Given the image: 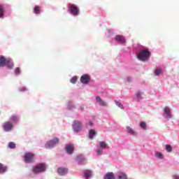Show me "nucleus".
I'll return each instance as SVG.
<instances>
[{
    "mask_svg": "<svg viewBox=\"0 0 179 179\" xmlns=\"http://www.w3.org/2000/svg\"><path fill=\"white\" fill-rule=\"evenodd\" d=\"M151 53L149 51V49L145 48L140 50L138 54L137 55V58L139 61H143V62H146L149 61V58L150 57Z\"/></svg>",
    "mask_w": 179,
    "mask_h": 179,
    "instance_id": "obj_1",
    "label": "nucleus"
},
{
    "mask_svg": "<svg viewBox=\"0 0 179 179\" xmlns=\"http://www.w3.org/2000/svg\"><path fill=\"white\" fill-rule=\"evenodd\" d=\"M45 170V165L44 164H38L33 168L32 171L34 173V174H38L44 172Z\"/></svg>",
    "mask_w": 179,
    "mask_h": 179,
    "instance_id": "obj_2",
    "label": "nucleus"
},
{
    "mask_svg": "<svg viewBox=\"0 0 179 179\" xmlns=\"http://www.w3.org/2000/svg\"><path fill=\"white\" fill-rule=\"evenodd\" d=\"M24 162H25V163H33V162H34V154L32 152L25 153Z\"/></svg>",
    "mask_w": 179,
    "mask_h": 179,
    "instance_id": "obj_3",
    "label": "nucleus"
},
{
    "mask_svg": "<svg viewBox=\"0 0 179 179\" xmlns=\"http://www.w3.org/2000/svg\"><path fill=\"white\" fill-rule=\"evenodd\" d=\"M69 9L71 10L73 16H78L79 15V8L76 5L69 3Z\"/></svg>",
    "mask_w": 179,
    "mask_h": 179,
    "instance_id": "obj_4",
    "label": "nucleus"
},
{
    "mask_svg": "<svg viewBox=\"0 0 179 179\" xmlns=\"http://www.w3.org/2000/svg\"><path fill=\"white\" fill-rule=\"evenodd\" d=\"M58 143H59V138H55L53 140L48 141L45 145V148H46L47 149H50L51 148H54V146H55V145H58Z\"/></svg>",
    "mask_w": 179,
    "mask_h": 179,
    "instance_id": "obj_5",
    "label": "nucleus"
},
{
    "mask_svg": "<svg viewBox=\"0 0 179 179\" xmlns=\"http://www.w3.org/2000/svg\"><path fill=\"white\" fill-rule=\"evenodd\" d=\"M3 129L6 132H10L13 129V123L10 121H6L3 124Z\"/></svg>",
    "mask_w": 179,
    "mask_h": 179,
    "instance_id": "obj_6",
    "label": "nucleus"
},
{
    "mask_svg": "<svg viewBox=\"0 0 179 179\" xmlns=\"http://www.w3.org/2000/svg\"><path fill=\"white\" fill-rule=\"evenodd\" d=\"M89 80H90V76L87 74H84L80 78V82L81 83H83V85H87Z\"/></svg>",
    "mask_w": 179,
    "mask_h": 179,
    "instance_id": "obj_7",
    "label": "nucleus"
},
{
    "mask_svg": "<svg viewBox=\"0 0 179 179\" xmlns=\"http://www.w3.org/2000/svg\"><path fill=\"white\" fill-rule=\"evenodd\" d=\"M73 128L76 132H78V131H80L82 129V123L79 121H74L73 124Z\"/></svg>",
    "mask_w": 179,
    "mask_h": 179,
    "instance_id": "obj_8",
    "label": "nucleus"
},
{
    "mask_svg": "<svg viewBox=\"0 0 179 179\" xmlns=\"http://www.w3.org/2000/svg\"><path fill=\"white\" fill-rule=\"evenodd\" d=\"M115 40L118 43H120V44H125V43H127V40H125V38L121 35H117L115 36Z\"/></svg>",
    "mask_w": 179,
    "mask_h": 179,
    "instance_id": "obj_9",
    "label": "nucleus"
},
{
    "mask_svg": "<svg viewBox=\"0 0 179 179\" xmlns=\"http://www.w3.org/2000/svg\"><path fill=\"white\" fill-rule=\"evenodd\" d=\"M9 62H10V59H6L3 56H0V66H5V65L9 64Z\"/></svg>",
    "mask_w": 179,
    "mask_h": 179,
    "instance_id": "obj_10",
    "label": "nucleus"
},
{
    "mask_svg": "<svg viewBox=\"0 0 179 179\" xmlns=\"http://www.w3.org/2000/svg\"><path fill=\"white\" fill-rule=\"evenodd\" d=\"M57 173L60 176H65L68 173V169L60 167L57 169Z\"/></svg>",
    "mask_w": 179,
    "mask_h": 179,
    "instance_id": "obj_11",
    "label": "nucleus"
},
{
    "mask_svg": "<svg viewBox=\"0 0 179 179\" xmlns=\"http://www.w3.org/2000/svg\"><path fill=\"white\" fill-rule=\"evenodd\" d=\"M96 102L99 103V106L104 107L107 106V103L106 101H103L100 96H96Z\"/></svg>",
    "mask_w": 179,
    "mask_h": 179,
    "instance_id": "obj_12",
    "label": "nucleus"
},
{
    "mask_svg": "<svg viewBox=\"0 0 179 179\" xmlns=\"http://www.w3.org/2000/svg\"><path fill=\"white\" fill-rule=\"evenodd\" d=\"M73 145H67L66 146V151L69 155H72L73 153Z\"/></svg>",
    "mask_w": 179,
    "mask_h": 179,
    "instance_id": "obj_13",
    "label": "nucleus"
},
{
    "mask_svg": "<svg viewBox=\"0 0 179 179\" xmlns=\"http://www.w3.org/2000/svg\"><path fill=\"white\" fill-rule=\"evenodd\" d=\"M6 170H8V167L0 163V174H3V173L6 172Z\"/></svg>",
    "mask_w": 179,
    "mask_h": 179,
    "instance_id": "obj_14",
    "label": "nucleus"
},
{
    "mask_svg": "<svg viewBox=\"0 0 179 179\" xmlns=\"http://www.w3.org/2000/svg\"><path fill=\"white\" fill-rule=\"evenodd\" d=\"M164 111L165 114L167 115V118H171V115H170L171 111L170 110V108L169 107H165L164 109Z\"/></svg>",
    "mask_w": 179,
    "mask_h": 179,
    "instance_id": "obj_15",
    "label": "nucleus"
},
{
    "mask_svg": "<svg viewBox=\"0 0 179 179\" xmlns=\"http://www.w3.org/2000/svg\"><path fill=\"white\" fill-rule=\"evenodd\" d=\"M114 178H115L114 173L113 172L106 173V175L104 177V179H114Z\"/></svg>",
    "mask_w": 179,
    "mask_h": 179,
    "instance_id": "obj_16",
    "label": "nucleus"
},
{
    "mask_svg": "<svg viewBox=\"0 0 179 179\" xmlns=\"http://www.w3.org/2000/svg\"><path fill=\"white\" fill-rule=\"evenodd\" d=\"M10 121H12V122L16 123L17 122L19 121V116L17 115H12L10 118Z\"/></svg>",
    "mask_w": 179,
    "mask_h": 179,
    "instance_id": "obj_17",
    "label": "nucleus"
},
{
    "mask_svg": "<svg viewBox=\"0 0 179 179\" xmlns=\"http://www.w3.org/2000/svg\"><path fill=\"white\" fill-rule=\"evenodd\" d=\"M77 159L79 163H82L83 164H86V159L82 157V156L77 157Z\"/></svg>",
    "mask_w": 179,
    "mask_h": 179,
    "instance_id": "obj_18",
    "label": "nucleus"
},
{
    "mask_svg": "<svg viewBox=\"0 0 179 179\" xmlns=\"http://www.w3.org/2000/svg\"><path fill=\"white\" fill-rule=\"evenodd\" d=\"M84 176L86 178H89L92 176V171L87 170L84 172Z\"/></svg>",
    "mask_w": 179,
    "mask_h": 179,
    "instance_id": "obj_19",
    "label": "nucleus"
},
{
    "mask_svg": "<svg viewBox=\"0 0 179 179\" xmlns=\"http://www.w3.org/2000/svg\"><path fill=\"white\" fill-rule=\"evenodd\" d=\"M162 73H163V70L160 69H156L155 71V75H156V76H159V75H162Z\"/></svg>",
    "mask_w": 179,
    "mask_h": 179,
    "instance_id": "obj_20",
    "label": "nucleus"
},
{
    "mask_svg": "<svg viewBox=\"0 0 179 179\" xmlns=\"http://www.w3.org/2000/svg\"><path fill=\"white\" fill-rule=\"evenodd\" d=\"M96 135V131L94 129L90 130V135L89 137L90 139H93V136Z\"/></svg>",
    "mask_w": 179,
    "mask_h": 179,
    "instance_id": "obj_21",
    "label": "nucleus"
},
{
    "mask_svg": "<svg viewBox=\"0 0 179 179\" xmlns=\"http://www.w3.org/2000/svg\"><path fill=\"white\" fill-rule=\"evenodd\" d=\"M117 178L119 179H128V178L127 177V174L124 173H120L118 176Z\"/></svg>",
    "mask_w": 179,
    "mask_h": 179,
    "instance_id": "obj_22",
    "label": "nucleus"
},
{
    "mask_svg": "<svg viewBox=\"0 0 179 179\" xmlns=\"http://www.w3.org/2000/svg\"><path fill=\"white\" fill-rule=\"evenodd\" d=\"M100 145V148H102L103 149H106V148H107V143H106L105 141H101L99 143Z\"/></svg>",
    "mask_w": 179,
    "mask_h": 179,
    "instance_id": "obj_23",
    "label": "nucleus"
},
{
    "mask_svg": "<svg viewBox=\"0 0 179 179\" xmlns=\"http://www.w3.org/2000/svg\"><path fill=\"white\" fill-rule=\"evenodd\" d=\"M126 129H127V132H128L129 134H131V135H135V132L134 131V130H133L131 127H127L126 128Z\"/></svg>",
    "mask_w": 179,
    "mask_h": 179,
    "instance_id": "obj_24",
    "label": "nucleus"
},
{
    "mask_svg": "<svg viewBox=\"0 0 179 179\" xmlns=\"http://www.w3.org/2000/svg\"><path fill=\"white\" fill-rule=\"evenodd\" d=\"M165 149L169 152H171V150H173V148H171V145H165Z\"/></svg>",
    "mask_w": 179,
    "mask_h": 179,
    "instance_id": "obj_25",
    "label": "nucleus"
},
{
    "mask_svg": "<svg viewBox=\"0 0 179 179\" xmlns=\"http://www.w3.org/2000/svg\"><path fill=\"white\" fill-rule=\"evenodd\" d=\"M8 148H10V149H15V148H16V144H15L13 142H10L8 144Z\"/></svg>",
    "mask_w": 179,
    "mask_h": 179,
    "instance_id": "obj_26",
    "label": "nucleus"
},
{
    "mask_svg": "<svg viewBox=\"0 0 179 179\" xmlns=\"http://www.w3.org/2000/svg\"><path fill=\"white\" fill-rule=\"evenodd\" d=\"M3 16V6L0 5V17Z\"/></svg>",
    "mask_w": 179,
    "mask_h": 179,
    "instance_id": "obj_27",
    "label": "nucleus"
},
{
    "mask_svg": "<svg viewBox=\"0 0 179 179\" xmlns=\"http://www.w3.org/2000/svg\"><path fill=\"white\" fill-rule=\"evenodd\" d=\"M34 12L36 14H38L40 13V8L38 6H35V8H34Z\"/></svg>",
    "mask_w": 179,
    "mask_h": 179,
    "instance_id": "obj_28",
    "label": "nucleus"
},
{
    "mask_svg": "<svg viewBox=\"0 0 179 179\" xmlns=\"http://www.w3.org/2000/svg\"><path fill=\"white\" fill-rule=\"evenodd\" d=\"M142 96H143V92H138L136 94V98H137L138 99H142Z\"/></svg>",
    "mask_w": 179,
    "mask_h": 179,
    "instance_id": "obj_29",
    "label": "nucleus"
},
{
    "mask_svg": "<svg viewBox=\"0 0 179 179\" xmlns=\"http://www.w3.org/2000/svg\"><path fill=\"white\" fill-rule=\"evenodd\" d=\"M140 127L143 128V129H146V123L145 122H141Z\"/></svg>",
    "mask_w": 179,
    "mask_h": 179,
    "instance_id": "obj_30",
    "label": "nucleus"
},
{
    "mask_svg": "<svg viewBox=\"0 0 179 179\" xmlns=\"http://www.w3.org/2000/svg\"><path fill=\"white\" fill-rule=\"evenodd\" d=\"M77 80H78V78L76 76H74L71 79V83H76Z\"/></svg>",
    "mask_w": 179,
    "mask_h": 179,
    "instance_id": "obj_31",
    "label": "nucleus"
},
{
    "mask_svg": "<svg viewBox=\"0 0 179 179\" xmlns=\"http://www.w3.org/2000/svg\"><path fill=\"white\" fill-rule=\"evenodd\" d=\"M155 155L157 157H158V159H163V154L160 152H156Z\"/></svg>",
    "mask_w": 179,
    "mask_h": 179,
    "instance_id": "obj_32",
    "label": "nucleus"
},
{
    "mask_svg": "<svg viewBox=\"0 0 179 179\" xmlns=\"http://www.w3.org/2000/svg\"><path fill=\"white\" fill-rule=\"evenodd\" d=\"M96 153L98 156H100L103 153V150H101V148H98L96 150Z\"/></svg>",
    "mask_w": 179,
    "mask_h": 179,
    "instance_id": "obj_33",
    "label": "nucleus"
},
{
    "mask_svg": "<svg viewBox=\"0 0 179 179\" xmlns=\"http://www.w3.org/2000/svg\"><path fill=\"white\" fill-rule=\"evenodd\" d=\"M116 105L120 107V108H124V106H122V103L119 102V101H116Z\"/></svg>",
    "mask_w": 179,
    "mask_h": 179,
    "instance_id": "obj_34",
    "label": "nucleus"
},
{
    "mask_svg": "<svg viewBox=\"0 0 179 179\" xmlns=\"http://www.w3.org/2000/svg\"><path fill=\"white\" fill-rule=\"evenodd\" d=\"M15 75H19V73H20V68L15 69Z\"/></svg>",
    "mask_w": 179,
    "mask_h": 179,
    "instance_id": "obj_35",
    "label": "nucleus"
},
{
    "mask_svg": "<svg viewBox=\"0 0 179 179\" xmlns=\"http://www.w3.org/2000/svg\"><path fill=\"white\" fill-rule=\"evenodd\" d=\"M8 68H10V69H12V68H13V63H10V65H8Z\"/></svg>",
    "mask_w": 179,
    "mask_h": 179,
    "instance_id": "obj_36",
    "label": "nucleus"
},
{
    "mask_svg": "<svg viewBox=\"0 0 179 179\" xmlns=\"http://www.w3.org/2000/svg\"><path fill=\"white\" fill-rule=\"evenodd\" d=\"M127 82H131V77H127Z\"/></svg>",
    "mask_w": 179,
    "mask_h": 179,
    "instance_id": "obj_37",
    "label": "nucleus"
},
{
    "mask_svg": "<svg viewBox=\"0 0 179 179\" xmlns=\"http://www.w3.org/2000/svg\"><path fill=\"white\" fill-rule=\"evenodd\" d=\"M174 179H179V176H174Z\"/></svg>",
    "mask_w": 179,
    "mask_h": 179,
    "instance_id": "obj_38",
    "label": "nucleus"
},
{
    "mask_svg": "<svg viewBox=\"0 0 179 179\" xmlns=\"http://www.w3.org/2000/svg\"><path fill=\"white\" fill-rule=\"evenodd\" d=\"M89 124L90 125H93V123L92 122H90Z\"/></svg>",
    "mask_w": 179,
    "mask_h": 179,
    "instance_id": "obj_39",
    "label": "nucleus"
},
{
    "mask_svg": "<svg viewBox=\"0 0 179 179\" xmlns=\"http://www.w3.org/2000/svg\"><path fill=\"white\" fill-rule=\"evenodd\" d=\"M81 110H83V108H81Z\"/></svg>",
    "mask_w": 179,
    "mask_h": 179,
    "instance_id": "obj_40",
    "label": "nucleus"
},
{
    "mask_svg": "<svg viewBox=\"0 0 179 179\" xmlns=\"http://www.w3.org/2000/svg\"><path fill=\"white\" fill-rule=\"evenodd\" d=\"M24 90H26V88H24Z\"/></svg>",
    "mask_w": 179,
    "mask_h": 179,
    "instance_id": "obj_41",
    "label": "nucleus"
}]
</instances>
